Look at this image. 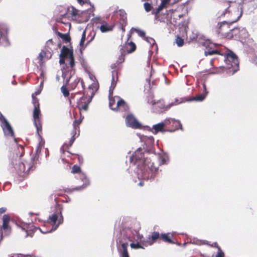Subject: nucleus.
Instances as JSON below:
<instances>
[{"label": "nucleus", "mask_w": 257, "mask_h": 257, "mask_svg": "<svg viewBox=\"0 0 257 257\" xmlns=\"http://www.w3.org/2000/svg\"><path fill=\"white\" fill-rule=\"evenodd\" d=\"M69 64L70 66V67L72 68L74 65H75V61L73 56L72 57H69Z\"/></svg>", "instance_id": "obj_43"}, {"label": "nucleus", "mask_w": 257, "mask_h": 257, "mask_svg": "<svg viewBox=\"0 0 257 257\" xmlns=\"http://www.w3.org/2000/svg\"><path fill=\"white\" fill-rule=\"evenodd\" d=\"M170 120L168 122V124L172 123L173 125H174L176 129L182 130V124L179 120H176L174 118H168Z\"/></svg>", "instance_id": "obj_23"}, {"label": "nucleus", "mask_w": 257, "mask_h": 257, "mask_svg": "<svg viewBox=\"0 0 257 257\" xmlns=\"http://www.w3.org/2000/svg\"><path fill=\"white\" fill-rule=\"evenodd\" d=\"M165 163H166L165 159V158L162 157V158H161V161L160 162V164H164Z\"/></svg>", "instance_id": "obj_51"}, {"label": "nucleus", "mask_w": 257, "mask_h": 257, "mask_svg": "<svg viewBox=\"0 0 257 257\" xmlns=\"http://www.w3.org/2000/svg\"><path fill=\"white\" fill-rule=\"evenodd\" d=\"M144 6L145 10L147 12H150L152 8L151 5L148 3H144Z\"/></svg>", "instance_id": "obj_41"}, {"label": "nucleus", "mask_w": 257, "mask_h": 257, "mask_svg": "<svg viewBox=\"0 0 257 257\" xmlns=\"http://www.w3.org/2000/svg\"><path fill=\"white\" fill-rule=\"evenodd\" d=\"M203 243H204V244H207V241L204 240V241H203Z\"/></svg>", "instance_id": "obj_59"}, {"label": "nucleus", "mask_w": 257, "mask_h": 257, "mask_svg": "<svg viewBox=\"0 0 257 257\" xmlns=\"http://www.w3.org/2000/svg\"><path fill=\"white\" fill-rule=\"evenodd\" d=\"M12 83L13 84H15L16 83V81H12Z\"/></svg>", "instance_id": "obj_63"}, {"label": "nucleus", "mask_w": 257, "mask_h": 257, "mask_svg": "<svg viewBox=\"0 0 257 257\" xmlns=\"http://www.w3.org/2000/svg\"><path fill=\"white\" fill-rule=\"evenodd\" d=\"M11 163L18 175L23 177L28 174L33 166L32 164L27 162H22L20 158L13 160Z\"/></svg>", "instance_id": "obj_5"}, {"label": "nucleus", "mask_w": 257, "mask_h": 257, "mask_svg": "<svg viewBox=\"0 0 257 257\" xmlns=\"http://www.w3.org/2000/svg\"><path fill=\"white\" fill-rule=\"evenodd\" d=\"M86 39V32L85 30H84L83 32V33L81 36V38L79 43V45L81 47H84V42L85 41Z\"/></svg>", "instance_id": "obj_32"}, {"label": "nucleus", "mask_w": 257, "mask_h": 257, "mask_svg": "<svg viewBox=\"0 0 257 257\" xmlns=\"http://www.w3.org/2000/svg\"><path fill=\"white\" fill-rule=\"evenodd\" d=\"M0 122L5 136L14 138V132L11 125L2 113H0Z\"/></svg>", "instance_id": "obj_9"}, {"label": "nucleus", "mask_w": 257, "mask_h": 257, "mask_svg": "<svg viewBox=\"0 0 257 257\" xmlns=\"http://www.w3.org/2000/svg\"><path fill=\"white\" fill-rule=\"evenodd\" d=\"M80 78H75L74 79V82L70 84L71 87L72 89L75 88L76 87L77 85L78 84V83L80 82Z\"/></svg>", "instance_id": "obj_39"}, {"label": "nucleus", "mask_w": 257, "mask_h": 257, "mask_svg": "<svg viewBox=\"0 0 257 257\" xmlns=\"http://www.w3.org/2000/svg\"><path fill=\"white\" fill-rule=\"evenodd\" d=\"M112 95H110L109 94V107L113 110L117 111L116 102H118L119 100H120V98L118 96H115L114 97H112Z\"/></svg>", "instance_id": "obj_18"}, {"label": "nucleus", "mask_w": 257, "mask_h": 257, "mask_svg": "<svg viewBox=\"0 0 257 257\" xmlns=\"http://www.w3.org/2000/svg\"><path fill=\"white\" fill-rule=\"evenodd\" d=\"M169 120V119H165L163 122H160L153 125L152 126V133L154 134H157L158 132L164 133L166 132L165 126L168 124V122Z\"/></svg>", "instance_id": "obj_16"}, {"label": "nucleus", "mask_w": 257, "mask_h": 257, "mask_svg": "<svg viewBox=\"0 0 257 257\" xmlns=\"http://www.w3.org/2000/svg\"><path fill=\"white\" fill-rule=\"evenodd\" d=\"M41 90H38L37 91H36V92H35V94H36V95H38V94H39L40 93V92H41Z\"/></svg>", "instance_id": "obj_58"}, {"label": "nucleus", "mask_w": 257, "mask_h": 257, "mask_svg": "<svg viewBox=\"0 0 257 257\" xmlns=\"http://www.w3.org/2000/svg\"><path fill=\"white\" fill-rule=\"evenodd\" d=\"M130 231H131V230H129V229H128V230H126V233L127 234V233H128Z\"/></svg>", "instance_id": "obj_60"}, {"label": "nucleus", "mask_w": 257, "mask_h": 257, "mask_svg": "<svg viewBox=\"0 0 257 257\" xmlns=\"http://www.w3.org/2000/svg\"><path fill=\"white\" fill-rule=\"evenodd\" d=\"M176 43L178 47H181L184 44V40L179 37L176 39Z\"/></svg>", "instance_id": "obj_37"}, {"label": "nucleus", "mask_w": 257, "mask_h": 257, "mask_svg": "<svg viewBox=\"0 0 257 257\" xmlns=\"http://www.w3.org/2000/svg\"><path fill=\"white\" fill-rule=\"evenodd\" d=\"M76 132H74L73 131H72V136L70 140L69 144H64L65 146H66L67 148L70 147L72 145L73 142H74V141L75 140V135H76Z\"/></svg>", "instance_id": "obj_30"}, {"label": "nucleus", "mask_w": 257, "mask_h": 257, "mask_svg": "<svg viewBox=\"0 0 257 257\" xmlns=\"http://www.w3.org/2000/svg\"><path fill=\"white\" fill-rule=\"evenodd\" d=\"M150 103L156 108L159 107L160 109H162L165 107L163 102L161 100H158L156 102L155 100H152ZM156 109L157 110V108H156Z\"/></svg>", "instance_id": "obj_24"}, {"label": "nucleus", "mask_w": 257, "mask_h": 257, "mask_svg": "<svg viewBox=\"0 0 257 257\" xmlns=\"http://www.w3.org/2000/svg\"><path fill=\"white\" fill-rule=\"evenodd\" d=\"M209 245L211 247H216V248H217L218 250H220V247L218 245L216 242H215L212 244H210Z\"/></svg>", "instance_id": "obj_46"}, {"label": "nucleus", "mask_w": 257, "mask_h": 257, "mask_svg": "<svg viewBox=\"0 0 257 257\" xmlns=\"http://www.w3.org/2000/svg\"><path fill=\"white\" fill-rule=\"evenodd\" d=\"M59 57H60V60H59V63L62 65V64H64L65 63V59L66 58H65L64 57H63V56H60V55H59Z\"/></svg>", "instance_id": "obj_45"}, {"label": "nucleus", "mask_w": 257, "mask_h": 257, "mask_svg": "<svg viewBox=\"0 0 257 257\" xmlns=\"http://www.w3.org/2000/svg\"><path fill=\"white\" fill-rule=\"evenodd\" d=\"M60 56H63L65 58H69L73 56V50L64 46L61 49Z\"/></svg>", "instance_id": "obj_19"}, {"label": "nucleus", "mask_w": 257, "mask_h": 257, "mask_svg": "<svg viewBox=\"0 0 257 257\" xmlns=\"http://www.w3.org/2000/svg\"><path fill=\"white\" fill-rule=\"evenodd\" d=\"M131 247L132 248L138 249V248H144V247L139 242L137 243H132L130 244Z\"/></svg>", "instance_id": "obj_36"}, {"label": "nucleus", "mask_w": 257, "mask_h": 257, "mask_svg": "<svg viewBox=\"0 0 257 257\" xmlns=\"http://www.w3.org/2000/svg\"><path fill=\"white\" fill-rule=\"evenodd\" d=\"M8 29L5 26L0 25V44L5 46L9 45Z\"/></svg>", "instance_id": "obj_12"}, {"label": "nucleus", "mask_w": 257, "mask_h": 257, "mask_svg": "<svg viewBox=\"0 0 257 257\" xmlns=\"http://www.w3.org/2000/svg\"><path fill=\"white\" fill-rule=\"evenodd\" d=\"M183 102V100L181 99L180 100H179V99H176L175 101L174 102H172L171 103H169V104H168L167 106H166V108H170L171 106H173V105H176L177 104H179L181 103H182Z\"/></svg>", "instance_id": "obj_34"}, {"label": "nucleus", "mask_w": 257, "mask_h": 257, "mask_svg": "<svg viewBox=\"0 0 257 257\" xmlns=\"http://www.w3.org/2000/svg\"><path fill=\"white\" fill-rule=\"evenodd\" d=\"M239 13L238 8H233L230 6L222 11L220 10L217 13L218 18L226 17L230 19L227 22L224 21L221 23L218 22L215 28L216 33L217 34H225L229 28L228 23L236 22L239 19L241 14Z\"/></svg>", "instance_id": "obj_2"}, {"label": "nucleus", "mask_w": 257, "mask_h": 257, "mask_svg": "<svg viewBox=\"0 0 257 257\" xmlns=\"http://www.w3.org/2000/svg\"><path fill=\"white\" fill-rule=\"evenodd\" d=\"M81 84L82 86L83 87V82L82 80L81 81Z\"/></svg>", "instance_id": "obj_61"}, {"label": "nucleus", "mask_w": 257, "mask_h": 257, "mask_svg": "<svg viewBox=\"0 0 257 257\" xmlns=\"http://www.w3.org/2000/svg\"><path fill=\"white\" fill-rule=\"evenodd\" d=\"M73 79V77H72V76L69 77L68 78H66V83H68L70 79Z\"/></svg>", "instance_id": "obj_52"}, {"label": "nucleus", "mask_w": 257, "mask_h": 257, "mask_svg": "<svg viewBox=\"0 0 257 257\" xmlns=\"http://www.w3.org/2000/svg\"><path fill=\"white\" fill-rule=\"evenodd\" d=\"M120 15L122 16L123 17L124 16H125V15H126V14H125V12H123V11H120Z\"/></svg>", "instance_id": "obj_56"}, {"label": "nucleus", "mask_w": 257, "mask_h": 257, "mask_svg": "<svg viewBox=\"0 0 257 257\" xmlns=\"http://www.w3.org/2000/svg\"><path fill=\"white\" fill-rule=\"evenodd\" d=\"M7 210V208L5 207H1L0 208V214H2L5 213Z\"/></svg>", "instance_id": "obj_47"}, {"label": "nucleus", "mask_w": 257, "mask_h": 257, "mask_svg": "<svg viewBox=\"0 0 257 257\" xmlns=\"http://www.w3.org/2000/svg\"><path fill=\"white\" fill-rule=\"evenodd\" d=\"M95 35H94L87 42L86 45H88L90 42H91L94 39Z\"/></svg>", "instance_id": "obj_54"}, {"label": "nucleus", "mask_w": 257, "mask_h": 257, "mask_svg": "<svg viewBox=\"0 0 257 257\" xmlns=\"http://www.w3.org/2000/svg\"><path fill=\"white\" fill-rule=\"evenodd\" d=\"M215 257H224V252L221 250L220 248V250H218V251L215 255Z\"/></svg>", "instance_id": "obj_44"}, {"label": "nucleus", "mask_w": 257, "mask_h": 257, "mask_svg": "<svg viewBox=\"0 0 257 257\" xmlns=\"http://www.w3.org/2000/svg\"><path fill=\"white\" fill-rule=\"evenodd\" d=\"M78 3H79L80 5L84 4V2L83 1V0H77Z\"/></svg>", "instance_id": "obj_55"}, {"label": "nucleus", "mask_w": 257, "mask_h": 257, "mask_svg": "<svg viewBox=\"0 0 257 257\" xmlns=\"http://www.w3.org/2000/svg\"><path fill=\"white\" fill-rule=\"evenodd\" d=\"M62 76H63L64 78H65V75H64V73L62 74Z\"/></svg>", "instance_id": "obj_64"}, {"label": "nucleus", "mask_w": 257, "mask_h": 257, "mask_svg": "<svg viewBox=\"0 0 257 257\" xmlns=\"http://www.w3.org/2000/svg\"><path fill=\"white\" fill-rule=\"evenodd\" d=\"M170 0H162L161 3H163L164 5L166 6V5L169 4Z\"/></svg>", "instance_id": "obj_49"}, {"label": "nucleus", "mask_w": 257, "mask_h": 257, "mask_svg": "<svg viewBox=\"0 0 257 257\" xmlns=\"http://www.w3.org/2000/svg\"><path fill=\"white\" fill-rule=\"evenodd\" d=\"M135 31L138 34L139 36L141 37H144L145 36V33L144 31L137 29H134Z\"/></svg>", "instance_id": "obj_42"}, {"label": "nucleus", "mask_w": 257, "mask_h": 257, "mask_svg": "<svg viewBox=\"0 0 257 257\" xmlns=\"http://www.w3.org/2000/svg\"><path fill=\"white\" fill-rule=\"evenodd\" d=\"M120 235L123 238H120L118 241L117 240L120 257H130L127 248L128 246V241H131V237L125 235V231L124 230L121 232Z\"/></svg>", "instance_id": "obj_7"}, {"label": "nucleus", "mask_w": 257, "mask_h": 257, "mask_svg": "<svg viewBox=\"0 0 257 257\" xmlns=\"http://www.w3.org/2000/svg\"><path fill=\"white\" fill-rule=\"evenodd\" d=\"M224 62L226 66L216 68L215 70L211 71L210 74H218L224 73L225 71L229 75H232L238 70L239 61L236 55L232 52H230L226 54Z\"/></svg>", "instance_id": "obj_3"}, {"label": "nucleus", "mask_w": 257, "mask_h": 257, "mask_svg": "<svg viewBox=\"0 0 257 257\" xmlns=\"http://www.w3.org/2000/svg\"><path fill=\"white\" fill-rule=\"evenodd\" d=\"M72 173H78L77 177L83 182L82 185L76 187L75 189L76 190H80L86 188L90 184L89 180L86 177V175L80 172V168L76 165H74L72 170Z\"/></svg>", "instance_id": "obj_8"}, {"label": "nucleus", "mask_w": 257, "mask_h": 257, "mask_svg": "<svg viewBox=\"0 0 257 257\" xmlns=\"http://www.w3.org/2000/svg\"><path fill=\"white\" fill-rule=\"evenodd\" d=\"M10 219V218L9 215L5 214L3 216V225L1 230L4 231L6 235H8L11 233V227L9 225Z\"/></svg>", "instance_id": "obj_15"}, {"label": "nucleus", "mask_w": 257, "mask_h": 257, "mask_svg": "<svg viewBox=\"0 0 257 257\" xmlns=\"http://www.w3.org/2000/svg\"><path fill=\"white\" fill-rule=\"evenodd\" d=\"M40 78H42L43 79H45L44 77V72L43 70H42L40 74Z\"/></svg>", "instance_id": "obj_50"}, {"label": "nucleus", "mask_w": 257, "mask_h": 257, "mask_svg": "<svg viewBox=\"0 0 257 257\" xmlns=\"http://www.w3.org/2000/svg\"><path fill=\"white\" fill-rule=\"evenodd\" d=\"M100 30L101 32L105 33L112 30V28L107 25H102L100 27Z\"/></svg>", "instance_id": "obj_27"}, {"label": "nucleus", "mask_w": 257, "mask_h": 257, "mask_svg": "<svg viewBox=\"0 0 257 257\" xmlns=\"http://www.w3.org/2000/svg\"><path fill=\"white\" fill-rule=\"evenodd\" d=\"M117 80V72L115 71H113L112 72V79H111V86L109 89V92L110 95H112L113 90L115 87Z\"/></svg>", "instance_id": "obj_20"}, {"label": "nucleus", "mask_w": 257, "mask_h": 257, "mask_svg": "<svg viewBox=\"0 0 257 257\" xmlns=\"http://www.w3.org/2000/svg\"><path fill=\"white\" fill-rule=\"evenodd\" d=\"M40 110L39 107H35L33 110V121L36 127L38 136L40 140L37 148L36 150V154L38 155L39 153V149L44 147V142L43 141L41 136L40 134V132H42V125L40 122Z\"/></svg>", "instance_id": "obj_4"}, {"label": "nucleus", "mask_w": 257, "mask_h": 257, "mask_svg": "<svg viewBox=\"0 0 257 257\" xmlns=\"http://www.w3.org/2000/svg\"><path fill=\"white\" fill-rule=\"evenodd\" d=\"M82 121V118L79 120H76L73 122V131L76 132V130L77 128H79V125L81 123Z\"/></svg>", "instance_id": "obj_33"}, {"label": "nucleus", "mask_w": 257, "mask_h": 257, "mask_svg": "<svg viewBox=\"0 0 257 257\" xmlns=\"http://www.w3.org/2000/svg\"><path fill=\"white\" fill-rule=\"evenodd\" d=\"M25 231L26 232V235L25 237H28V236H30L32 237L33 235L31 233L29 234L27 230H26Z\"/></svg>", "instance_id": "obj_53"}, {"label": "nucleus", "mask_w": 257, "mask_h": 257, "mask_svg": "<svg viewBox=\"0 0 257 257\" xmlns=\"http://www.w3.org/2000/svg\"><path fill=\"white\" fill-rule=\"evenodd\" d=\"M50 53V56H47V58L48 59H50L52 55L51 53ZM44 57H46V53L44 51H42V52H41L39 53L38 58L39 59V60L40 61H42Z\"/></svg>", "instance_id": "obj_31"}, {"label": "nucleus", "mask_w": 257, "mask_h": 257, "mask_svg": "<svg viewBox=\"0 0 257 257\" xmlns=\"http://www.w3.org/2000/svg\"><path fill=\"white\" fill-rule=\"evenodd\" d=\"M32 99H33V103L35 107H39V103L38 99L35 97L34 94H33L32 95Z\"/></svg>", "instance_id": "obj_38"}, {"label": "nucleus", "mask_w": 257, "mask_h": 257, "mask_svg": "<svg viewBox=\"0 0 257 257\" xmlns=\"http://www.w3.org/2000/svg\"><path fill=\"white\" fill-rule=\"evenodd\" d=\"M136 48V47L135 43L132 42H128L127 44H125V47L123 46L120 50L121 54L119 56L116 63L118 64L121 63L124 61V52L125 51L127 53H131L134 51Z\"/></svg>", "instance_id": "obj_10"}, {"label": "nucleus", "mask_w": 257, "mask_h": 257, "mask_svg": "<svg viewBox=\"0 0 257 257\" xmlns=\"http://www.w3.org/2000/svg\"><path fill=\"white\" fill-rule=\"evenodd\" d=\"M147 155L148 153H143L141 148H139L130 158L132 165L137 166L136 173L138 179L141 180L139 183L140 186H143L144 181L154 178L158 170V168L154 167L153 163L146 156Z\"/></svg>", "instance_id": "obj_1"}, {"label": "nucleus", "mask_w": 257, "mask_h": 257, "mask_svg": "<svg viewBox=\"0 0 257 257\" xmlns=\"http://www.w3.org/2000/svg\"><path fill=\"white\" fill-rule=\"evenodd\" d=\"M165 7L166 6L161 3L158 7V8L157 9L156 12L155 13L156 17H157V15L160 12V11H162Z\"/></svg>", "instance_id": "obj_40"}, {"label": "nucleus", "mask_w": 257, "mask_h": 257, "mask_svg": "<svg viewBox=\"0 0 257 257\" xmlns=\"http://www.w3.org/2000/svg\"><path fill=\"white\" fill-rule=\"evenodd\" d=\"M47 222L52 224V228L45 232L41 231L43 233H49L55 230L63 222V216L61 210H57L50 215L47 220Z\"/></svg>", "instance_id": "obj_6"}, {"label": "nucleus", "mask_w": 257, "mask_h": 257, "mask_svg": "<svg viewBox=\"0 0 257 257\" xmlns=\"http://www.w3.org/2000/svg\"><path fill=\"white\" fill-rule=\"evenodd\" d=\"M143 141H145V142L148 144V145H151L154 143V138L152 136L150 137H147L145 136L143 139Z\"/></svg>", "instance_id": "obj_26"}, {"label": "nucleus", "mask_w": 257, "mask_h": 257, "mask_svg": "<svg viewBox=\"0 0 257 257\" xmlns=\"http://www.w3.org/2000/svg\"><path fill=\"white\" fill-rule=\"evenodd\" d=\"M203 88H204V94H201L196 96L193 97L191 98L189 100H188V101L195 100V101H202L204 99V98H205V97L206 96V95L208 94V91H207V90H206V87L205 85L204 84H203Z\"/></svg>", "instance_id": "obj_21"}, {"label": "nucleus", "mask_w": 257, "mask_h": 257, "mask_svg": "<svg viewBox=\"0 0 257 257\" xmlns=\"http://www.w3.org/2000/svg\"><path fill=\"white\" fill-rule=\"evenodd\" d=\"M160 234L158 232H153L151 236H149L147 240L146 241L142 240V238H140L141 241L144 242L145 243L148 245H152L155 241L159 237Z\"/></svg>", "instance_id": "obj_17"}, {"label": "nucleus", "mask_w": 257, "mask_h": 257, "mask_svg": "<svg viewBox=\"0 0 257 257\" xmlns=\"http://www.w3.org/2000/svg\"><path fill=\"white\" fill-rule=\"evenodd\" d=\"M44 81V79H43L42 81L41 82L40 84V87H43Z\"/></svg>", "instance_id": "obj_57"}, {"label": "nucleus", "mask_w": 257, "mask_h": 257, "mask_svg": "<svg viewBox=\"0 0 257 257\" xmlns=\"http://www.w3.org/2000/svg\"><path fill=\"white\" fill-rule=\"evenodd\" d=\"M61 90L63 95L65 97L68 96L69 93V91L65 85H63L61 88Z\"/></svg>", "instance_id": "obj_35"}, {"label": "nucleus", "mask_w": 257, "mask_h": 257, "mask_svg": "<svg viewBox=\"0 0 257 257\" xmlns=\"http://www.w3.org/2000/svg\"><path fill=\"white\" fill-rule=\"evenodd\" d=\"M146 41L149 43L152 46H155L156 49L157 50L158 47L156 43L155 40L152 38L146 37L145 38Z\"/></svg>", "instance_id": "obj_29"}, {"label": "nucleus", "mask_w": 257, "mask_h": 257, "mask_svg": "<svg viewBox=\"0 0 257 257\" xmlns=\"http://www.w3.org/2000/svg\"><path fill=\"white\" fill-rule=\"evenodd\" d=\"M117 110L126 111L128 110V106L125 102L121 98L116 102Z\"/></svg>", "instance_id": "obj_22"}, {"label": "nucleus", "mask_w": 257, "mask_h": 257, "mask_svg": "<svg viewBox=\"0 0 257 257\" xmlns=\"http://www.w3.org/2000/svg\"><path fill=\"white\" fill-rule=\"evenodd\" d=\"M12 257H19V254H17L15 256H13Z\"/></svg>", "instance_id": "obj_62"}, {"label": "nucleus", "mask_w": 257, "mask_h": 257, "mask_svg": "<svg viewBox=\"0 0 257 257\" xmlns=\"http://www.w3.org/2000/svg\"><path fill=\"white\" fill-rule=\"evenodd\" d=\"M53 44V41L52 39H49V40L47 41V42H46V45L47 47H49V46L51 44L52 45Z\"/></svg>", "instance_id": "obj_48"}, {"label": "nucleus", "mask_w": 257, "mask_h": 257, "mask_svg": "<svg viewBox=\"0 0 257 257\" xmlns=\"http://www.w3.org/2000/svg\"><path fill=\"white\" fill-rule=\"evenodd\" d=\"M203 46L206 47V50L204 51V55L206 56L219 54L217 50L213 49V47H214V45L210 43L209 41L204 42Z\"/></svg>", "instance_id": "obj_14"}, {"label": "nucleus", "mask_w": 257, "mask_h": 257, "mask_svg": "<svg viewBox=\"0 0 257 257\" xmlns=\"http://www.w3.org/2000/svg\"><path fill=\"white\" fill-rule=\"evenodd\" d=\"M169 233L168 234H165L163 233L161 234V237L162 239L167 242L170 243H174V242L171 239L170 237L169 236Z\"/></svg>", "instance_id": "obj_28"}, {"label": "nucleus", "mask_w": 257, "mask_h": 257, "mask_svg": "<svg viewBox=\"0 0 257 257\" xmlns=\"http://www.w3.org/2000/svg\"><path fill=\"white\" fill-rule=\"evenodd\" d=\"M92 97L87 98L86 96H82L77 101V107L81 111L83 110L87 111L88 109V105L91 101Z\"/></svg>", "instance_id": "obj_11"}, {"label": "nucleus", "mask_w": 257, "mask_h": 257, "mask_svg": "<svg viewBox=\"0 0 257 257\" xmlns=\"http://www.w3.org/2000/svg\"><path fill=\"white\" fill-rule=\"evenodd\" d=\"M125 123L127 126L133 128H138L141 127V124L132 114H128L126 117Z\"/></svg>", "instance_id": "obj_13"}, {"label": "nucleus", "mask_w": 257, "mask_h": 257, "mask_svg": "<svg viewBox=\"0 0 257 257\" xmlns=\"http://www.w3.org/2000/svg\"><path fill=\"white\" fill-rule=\"evenodd\" d=\"M58 35L65 42L67 43L70 42V37L68 34H62L60 32L58 33Z\"/></svg>", "instance_id": "obj_25"}]
</instances>
